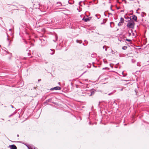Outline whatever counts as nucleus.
I'll list each match as a JSON object with an SVG mask.
<instances>
[{
    "label": "nucleus",
    "instance_id": "obj_7",
    "mask_svg": "<svg viewBox=\"0 0 149 149\" xmlns=\"http://www.w3.org/2000/svg\"><path fill=\"white\" fill-rule=\"evenodd\" d=\"M123 23V22L120 21L118 23V25L119 26H120L122 25Z\"/></svg>",
    "mask_w": 149,
    "mask_h": 149
},
{
    "label": "nucleus",
    "instance_id": "obj_5",
    "mask_svg": "<svg viewBox=\"0 0 149 149\" xmlns=\"http://www.w3.org/2000/svg\"><path fill=\"white\" fill-rule=\"evenodd\" d=\"M132 19L135 20V21H137V17L136 16L134 15L132 16Z\"/></svg>",
    "mask_w": 149,
    "mask_h": 149
},
{
    "label": "nucleus",
    "instance_id": "obj_30",
    "mask_svg": "<svg viewBox=\"0 0 149 149\" xmlns=\"http://www.w3.org/2000/svg\"><path fill=\"white\" fill-rule=\"evenodd\" d=\"M7 39H8V40H9L8 38H7Z\"/></svg>",
    "mask_w": 149,
    "mask_h": 149
},
{
    "label": "nucleus",
    "instance_id": "obj_17",
    "mask_svg": "<svg viewBox=\"0 0 149 149\" xmlns=\"http://www.w3.org/2000/svg\"><path fill=\"white\" fill-rule=\"evenodd\" d=\"M131 35V34L130 33H128V36H130Z\"/></svg>",
    "mask_w": 149,
    "mask_h": 149
},
{
    "label": "nucleus",
    "instance_id": "obj_9",
    "mask_svg": "<svg viewBox=\"0 0 149 149\" xmlns=\"http://www.w3.org/2000/svg\"><path fill=\"white\" fill-rule=\"evenodd\" d=\"M120 21L122 22H123V23H124V19L122 17H121L120 19Z\"/></svg>",
    "mask_w": 149,
    "mask_h": 149
},
{
    "label": "nucleus",
    "instance_id": "obj_1",
    "mask_svg": "<svg viewBox=\"0 0 149 149\" xmlns=\"http://www.w3.org/2000/svg\"><path fill=\"white\" fill-rule=\"evenodd\" d=\"M135 25L134 22L132 20H131L128 22L127 26L129 28L133 29Z\"/></svg>",
    "mask_w": 149,
    "mask_h": 149
},
{
    "label": "nucleus",
    "instance_id": "obj_13",
    "mask_svg": "<svg viewBox=\"0 0 149 149\" xmlns=\"http://www.w3.org/2000/svg\"><path fill=\"white\" fill-rule=\"evenodd\" d=\"M126 40L127 41H128V42H130V41H131V40H130V39H126Z\"/></svg>",
    "mask_w": 149,
    "mask_h": 149
},
{
    "label": "nucleus",
    "instance_id": "obj_10",
    "mask_svg": "<svg viewBox=\"0 0 149 149\" xmlns=\"http://www.w3.org/2000/svg\"><path fill=\"white\" fill-rule=\"evenodd\" d=\"M76 42L77 43H79L80 44H81V43L82 42L81 40H77Z\"/></svg>",
    "mask_w": 149,
    "mask_h": 149
},
{
    "label": "nucleus",
    "instance_id": "obj_19",
    "mask_svg": "<svg viewBox=\"0 0 149 149\" xmlns=\"http://www.w3.org/2000/svg\"><path fill=\"white\" fill-rule=\"evenodd\" d=\"M107 68H104L102 69L103 70H104V69H106Z\"/></svg>",
    "mask_w": 149,
    "mask_h": 149
},
{
    "label": "nucleus",
    "instance_id": "obj_33",
    "mask_svg": "<svg viewBox=\"0 0 149 149\" xmlns=\"http://www.w3.org/2000/svg\"><path fill=\"white\" fill-rule=\"evenodd\" d=\"M148 16H149V15H148Z\"/></svg>",
    "mask_w": 149,
    "mask_h": 149
},
{
    "label": "nucleus",
    "instance_id": "obj_3",
    "mask_svg": "<svg viewBox=\"0 0 149 149\" xmlns=\"http://www.w3.org/2000/svg\"><path fill=\"white\" fill-rule=\"evenodd\" d=\"M10 149H17L16 146L14 145H12L9 146Z\"/></svg>",
    "mask_w": 149,
    "mask_h": 149
},
{
    "label": "nucleus",
    "instance_id": "obj_18",
    "mask_svg": "<svg viewBox=\"0 0 149 149\" xmlns=\"http://www.w3.org/2000/svg\"><path fill=\"white\" fill-rule=\"evenodd\" d=\"M124 11V10H121L120 11V12H123Z\"/></svg>",
    "mask_w": 149,
    "mask_h": 149
},
{
    "label": "nucleus",
    "instance_id": "obj_24",
    "mask_svg": "<svg viewBox=\"0 0 149 149\" xmlns=\"http://www.w3.org/2000/svg\"><path fill=\"white\" fill-rule=\"evenodd\" d=\"M11 29H9V31H11Z\"/></svg>",
    "mask_w": 149,
    "mask_h": 149
},
{
    "label": "nucleus",
    "instance_id": "obj_32",
    "mask_svg": "<svg viewBox=\"0 0 149 149\" xmlns=\"http://www.w3.org/2000/svg\"><path fill=\"white\" fill-rule=\"evenodd\" d=\"M12 107L13 108V106H12Z\"/></svg>",
    "mask_w": 149,
    "mask_h": 149
},
{
    "label": "nucleus",
    "instance_id": "obj_22",
    "mask_svg": "<svg viewBox=\"0 0 149 149\" xmlns=\"http://www.w3.org/2000/svg\"><path fill=\"white\" fill-rule=\"evenodd\" d=\"M17 137H19V135L18 134H17Z\"/></svg>",
    "mask_w": 149,
    "mask_h": 149
},
{
    "label": "nucleus",
    "instance_id": "obj_20",
    "mask_svg": "<svg viewBox=\"0 0 149 149\" xmlns=\"http://www.w3.org/2000/svg\"><path fill=\"white\" fill-rule=\"evenodd\" d=\"M106 46H104L103 47V49H104V47H105Z\"/></svg>",
    "mask_w": 149,
    "mask_h": 149
},
{
    "label": "nucleus",
    "instance_id": "obj_31",
    "mask_svg": "<svg viewBox=\"0 0 149 149\" xmlns=\"http://www.w3.org/2000/svg\"><path fill=\"white\" fill-rule=\"evenodd\" d=\"M122 90H123V89H121V91H122Z\"/></svg>",
    "mask_w": 149,
    "mask_h": 149
},
{
    "label": "nucleus",
    "instance_id": "obj_2",
    "mask_svg": "<svg viewBox=\"0 0 149 149\" xmlns=\"http://www.w3.org/2000/svg\"><path fill=\"white\" fill-rule=\"evenodd\" d=\"M61 89V88L59 86H56L51 89L52 90H60Z\"/></svg>",
    "mask_w": 149,
    "mask_h": 149
},
{
    "label": "nucleus",
    "instance_id": "obj_21",
    "mask_svg": "<svg viewBox=\"0 0 149 149\" xmlns=\"http://www.w3.org/2000/svg\"><path fill=\"white\" fill-rule=\"evenodd\" d=\"M111 10H112V11H113V10H112V8L111 7Z\"/></svg>",
    "mask_w": 149,
    "mask_h": 149
},
{
    "label": "nucleus",
    "instance_id": "obj_16",
    "mask_svg": "<svg viewBox=\"0 0 149 149\" xmlns=\"http://www.w3.org/2000/svg\"><path fill=\"white\" fill-rule=\"evenodd\" d=\"M57 4H58L59 5H61V3L60 2H58Z\"/></svg>",
    "mask_w": 149,
    "mask_h": 149
},
{
    "label": "nucleus",
    "instance_id": "obj_12",
    "mask_svg": "<svg viewBox=\"0 0 149 149\" xmlns=\"http://www.w3.org/2000/svg\"><path fill=\"white\" fill-rule=\"evenodd\" d=\"M94 93V91H92L91 92V94L90 95V96H91Z\"/></svg>",
    "mask_w": 149,
    "mask_h": 149
},
{
    "label": "nucleus",
    "instance_id": "obj_27",
    "mask_svg": "<svg viewBox=\"0 0 149 149\" xmlns=\"http://www.w3.org/2000/svg\"><path fill=\"white\" fill-rule=\"evenodd\" d=\"M119 8H117L118 9H119Z\"/></svg>",
    "mask_w": 149,
    "mask_h": 149
},
{
    "label": "nucleus",
    "instance_id": "obj_26",
    "mask_svg": "<svg viewBox=\"0 0 149 149\" xmlns=\"http://www.w3.org/2000/svg\"><path fill=\"white\" fill-rule=\"evenodd\" d=\"M137 66H139L140 65H138V64H137Z\"/></svg>",
    "mask_w": 149,
    "mask_h": 149
},
{
    "label": "nucleus",
    "instance_id": "obj_6",
    "mask_svg": "<svg viewBox=\"0 0 149 149\" xmlns=\"http://www.w3.org/2000/svg\"><path fill=\"white\" fill-rule=\"evenodd\" d=\"M54 49H51L49 51V53L51 54H54Z\"/></svg>",
    "mask_w": 149,
    "mask_h": 149
},
{
    "label": "nucleus",
    "instance_id": "obj_28",
    "mask_svg": "<svg viewBox=\"0 0 149 149\" xmlns=\"http://www.w3.org/2000/svg\"><path fill=\"white\" fill-rule=\"evenodd\" d=\"M40 80H41V79H40V80H38V81H40Z\"/></svg>",
    "mask_w": 149,
    "mask_h": 149
},
{
    "label": "nucleus",
    "instance_id": "obj_14",
    "mask_svg": "<svg viewBox=\"0 0 149 149\" xmlns=\"http://www.w3.org/2000/svg\"><path fill=\"white\" fill-rule=\"evenodd\" d=\"M104 63H107V61H105V60H104Z\"/></svg>",
    "mask_w": 149,
    "mask_h": 149
},
{
    "label": "nucleus",
    "instance_id": "obj_11",
    "mask_svg": "<svg viewBox=\"0 0 149 149\" xmlns=\"http://www.w3.org/2000/svg\"><path fill=\"white\" fill-rule=\"evenodd\" d=\"M127 49V47L126 46H124L122 47V49L123 50H126Z\"/></svg>",
    "mask_w": 149,
    "mask_h": 149
},
{
    "label": "nucleus",
    "instance_id": "obj_8",
    "mask_svg": "<svg viewBox=\"0 0 149 149\" xmlns=\"http://www.w3.org/2000/svg\"><path fill=\"white\" fill-rule=\"evenodd\" d=\"M146 15V14L144 12H142L141 13V16L143 17Z\"/></svg>",
    "mask_w": 149,
    "mask_h": 149
},
{
    "label": "nucleus",
    "instance_id": "obj_29",
    "mask_svg": "<svg viewBox=\"0 0 149 149\" xmlns=\"http://www.w3.org/2000/svg\"><path fill=\"white\" fill-rule=\"evenodd\" d=\"M109 95H110V94H109Z\"/></svg>",
    "mask_w": 149,
    "mask_h": 149
},
{
    "label": "nucleus",
    "instance_id": "obj_25",
    "mask_svg": "<svg viewBox=\"0 0 149 149\" xmlns=\"http://www.w3.org/2000/svg\"><path fill=\"white\" fill-rule=\"evenodd\" d=\"M137 66H139L140 65H138V64H137Z\"/></svg>",
    "mask_w": 149,
    "mask_h": 149
},
{
    "label": "nucleus",
    "instance_id": "obj_23",
    "mask_svg": "<svg viewBox=\"0 0 149 149\" xmlns=\"http://www.w3.org/2000/svg\"><path fill=\"white\" fill-rule=\"evenodd\" d=\"M105 50H106V51H107V48H106L105 49Z\"/></svg>",
    "mask_w": 149,
    "mask_h": 149
},
{
    "label": "nucleus",
    "instance_id": "obj_4",
    "mask_svg": "<svg viewBox=\"0 0 149 149\" xmlns=\"http://www.w3.org/2000/svg\"><path fill=\"white\" fill-rule=\"evenodd\" d=\"M83 20H84L85 22H87L89 21L90 20V18L89 17L88 18H83L82 19Z\"/></svg>",
    "mask_w": 149,
    "mask_h": 149
},
{
    "label": "nucleus",
    "instance_id": "obj_15",
    "mask_svg": "<svg viewBox=\"0 0 149 149\" xmlns=\"http://www.w3.org/2000/svg\"><path fill=\"white\" fill-rule=\"evenodd\" d=\"M122 1L123 2H124L125 3H126V1L125 0H122Z\"/></svg>",
    "mask_w": 149,
    "mask_h": 149
}]
</instances>
